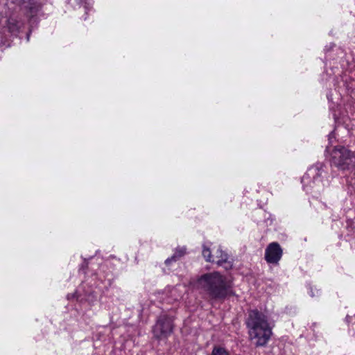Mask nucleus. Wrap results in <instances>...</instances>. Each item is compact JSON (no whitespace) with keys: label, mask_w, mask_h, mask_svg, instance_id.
Returning a JSON list of instances; mask_svg holds the SVG:
<instances>
[{"label":"nucleus","mask_w":355,"mask_h":355,"mask_svg":"<svg viewBox=\"0 0 355 355\" xmlns=\"http://www.w3.org/2000/svg\"><path fill=\"white\" fill-rule=\"evenodd\" d=\"M198 286L210 298L224 299L230 292V286L224 276L218 272L202 275L198 280Z\"/></svg>","instance_id":"obj_2"},{"label":"nucleus","mask_w":355,"mask_h":355,"mask_svg":"<svg viewBox=\"0 0 355 355\" xmlns=\"http://www.w3.org/2000/svg\"><path fill=\"white\" fill-rule=\"evenodd\" d=\"M22 26L23 23L15 19H10L8 21V28L12 33H17Z\"/></svg>","instance_id":"obj_9"},{"label":"nucleus","mask_w":355,"mask_h":355,"mask_svg":"<svg viewBox=\"0 0 355 355\" xmlns=\"http://www.w3.org/2000/svg\"><path fill=\"white\" fill-rule=\"evenodd\" d=\"M80 1V3H85L86 1V0H79Z\"/></svg>","instance_id":"obj_12"},{"label":"nucleus","mask_w":355,"mask_h":355,"mask_svg":"<svg viewBox=\"0 0 355 355\" xmlns=\"http://www.w3.org/2000/svg\"><path fill=\"white\" fill-rule=\"evenodd\" d=\"M283 250L277 242L270 243L265 250V259L268 263L278 264L282 259Z\"/></svg>","instance_id":"obj_7"},{"label":"nucleus","mask_w":355,"mask_h":355,"mask_svg":"<svg viewBox=\"0 0 355 355\" xmlns=\"http://www.w3.org/2000/svg\"><path fill=\"white\" fill-rule=\"evenodd\" d=\"M302 182L306 191H309V187L317 192H320L323 186L320 171L317 168L309 169L302 177Z\"/></svg>","instance_id":"obj_6"},{"label":"nucleus","mask_w":355,"mask_h":355,"mask_svg":"<svg viewBox=\"0 0 355 355\" xmlns=\"http://www.w3.org/2000/svg\"><path fill=\"white\" fill-rule=\"evenodd\" d=\"M40 5L36 2L30 3L28 8L27 16L30 18L35 16L40 10Z\"/></svg>","instance_id":"obj_10"},{"label":"nucleus","mask_w":355,"mask_h":355,"mask_svg":"<svg viewBox=\"0 0 355 355\" xmlns=\"http://www.w3.org/2000/svg\"><path fill=\"white\" fill-rule=\"evenodd\" d=\"M173 331V321L171 318L160 316L153 329L154 336L159 340L166 338Z\"/></svg>","instance_id":"obj_5"},{"label":"nucleus","mask_w":355,"mask_h":355,"mask_svg":"<svg viewBox=\"0 0 355 355\" xmlns=\"http://www.w3.org/2000/svg\"><path fill=\"white\" fill-rule=\"evenodd\" d=\"M333 164L337 167L345 170L354 162V154L343 146H336L331 153Z\"/></svg>","instance_id":"obj_4"},{"label":"nucleus","mask_w":355,"mask_h":355,"mask_svg":"<svg viewBox=\"0 0 355 355\" xmlns=\"http://www.w3.org/2000/svg\"><path fill=\"white\" fill-rule=\"evenodd\" d=\"M202 256L207 261L215 262L226 270L232 268V265L231 261H228L227 254L223 252L220 246L211 249L209 246L204 244L202 246Z\"/></svg>","instance_id":"obj_3"},{"label":"nucleus","mask_w":355,"mask_h":355,"mask_svg":"<svg viewBox=\"0 0 355 355\" xmlns=\"http://www.w3.org/2000/svg\"><path fill=\"white\" fill-rule=\"evenodd\" d=\"M249 337L258 347L264 346L272 336V326L266 314L257 309L250 310L245 321Z\"/></svg>","instance_id":"obj_1"},{"label":"nucleus","mask_w":355,"mask_h":355,"mask_svg":"<svg viewBox=\"0 0 355 355\" xmlns=\"http://www.w3.org/2000/svg\"><path fill=\"white\" fill-rule=\"evenodd\" d=\"M211 355H230L229 352L220 346L214 347Z\"/></svg>","instance_id":"obj_11"},{"label":"nucleus","mask_w":355,"mask_h":355,"mask_svg":"<svg viewBox=\"0 0 355 355\" xmlns=\"http://www.w3.org/2000/svg\"><path fill=\"white\" fill-rule=\"evenodd\" d=\"M187 249L184 247H178L175 249L173 255L166 259V265H169L173 261H176L186 254Z\"/></svg>","instance_id":"obj_8"}]
</instances>
